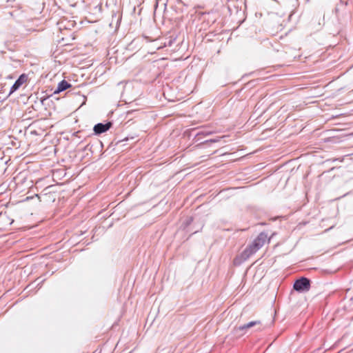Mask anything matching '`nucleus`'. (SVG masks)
Returning <instances> with one entry per match:
<instances>
[{"instance_id": "3", "label": "nucleus", "mask_w": 353, "mask_h": 353, "mask_svg": "<svg viewBox=\"0 0 353 353\" xmlns=\"http://www.w3.org/2000/svg\"><path fill=\"white\" fill-rule=\"evenodd\" d=\"M28 80V77L25 74H22L19 76L18 79L14 82L13 85L10 88V94L13 93L17 90L24 83Z\"/></svg>"}, {"instance_id": "6", "label": "nucleus", "mask_w": 353, "mask_h": 353, "mask_svg": "<svg viewBox=\"0 0 353 353\" xmlns=\"http://www.w3.org/2000/svg\"><path fill=\"white\" fill-rule=\"evenodd\" d=\"M70 86L71 85L70 83H68L66 81L63 80L58 84L57 89L55 91V92H60L64 91Z\"/></svg>"}, {"instance_id": "5", "label": "nucleus", "mask_w": 353, "mask_h": 353, "mask_svg": "<svg viewBox=\"0 0 353 353\" xmlns=\"http://www.w3.org/2000/svg\"><path fill=\"white\" fill-rule=\"evenodd\" d=\"M259 324H260V321H250V322H249V323H245V324H244V325H243L239 326V327H238V330H239V331L243 332V333L244 334V333H245V332H246V331H247L248 329H250V328H251V327H254V325H259Z\"/></svg>"}, {"instance_id": "8", "label": "nucleus", "mask_w": 353, "mask_h": 353, "mask_svg": "<svg viewBox=\"0 0 353 353\" xmlns=\"http://www.w3.org/2000/svg\"><path fill=\"white\" fill-rule=\"evenodd\" d=\"M210 141H211V142H216V141H218V140H216V139H210Z\"/></svg>"}, {"instance_id": "1", "label": "nucleus", "mask_w": 353, "mask_h": 353, "mask_svg": "<svg viewBox=\"0 0 353 353\" xmlns=\"http://www.w3.org/2000/svg\"><path fill=\"white\" fill-rule=\"evenodd\" d=\"M268 240V235L265 232H261L245 250L241 254L240 258L242 261H246L252 254L256 253Z\"/></svg>"}, {"instance_id": "7", "label": "nucleus", "mask_w": 353, "mask_h": 353, "mask_svg": "<svg viewBox=\"0 0 353 353\" xmlns=\"http://www.w3.org/2000/svg\"><path fill=\"white\" fill-rule=\"evenodd\" d=\"M211 134V132H210V131H208V132L201 131V132H198L196 134V135H199V134L208 135V134Z\"/></svg>"}, {"instance_id": "4", "label": "nucleus", "mask_w": 353, "mask_h": 353, "mask_svg": "<svg viewBox=\"0 0 353 353\" xmlns=\"http://www.w3.org/2000/svg\"><path fill=\"white\" fill-rule=\"evenodd\" d=\"M112 126V123L110 122H108L105 124L103 123H97L94 126V132L97 134H100L108 131L110 127Z\"/></svg>"}, {"instance_id": "2", "label": "nucleus", "mask_w": 353, "mask_h": 353, "mask_svg": "<svg viewBox=\"0 0 353 353\" xmlns=\"http://www.w3.org/2000/svg\"><path fill=\"white\" fill-rule=\"evenodd\" d=\"M310 287V280L305 277L297 279L294 283V289L299 292L307 291L309 290Z\"/></svg>"}]
</instances>
